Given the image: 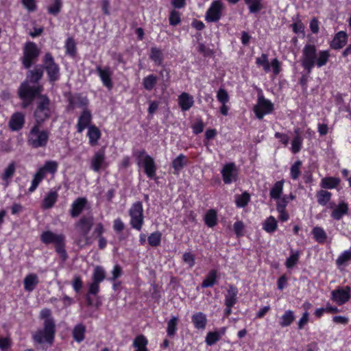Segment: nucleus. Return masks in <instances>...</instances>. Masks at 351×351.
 <instances>
[{
    "mask_svg": "<svg viewBox=\"0 0 351 351\" xmlns=\"http://www.w3.org/2000/svg\"><path fill=\"white\" fill-rule=\"evenodd\" d=\"M87 136L88 137L89 144L93 147L98 144V141L101 138V133L98 128L92 125L88 128Z\"/></svg>",
    "mask_w": 351,
    "mask_h": 351,
    "instance_id": "nucleus-29",
    "label": "nucleus"
},
{
    "mask_svg": "<svg viewBox=\"0 0 351 351\" xmlns=\"http://www.w3.org/2000/svg\"><path fill=\"white\" fill-rule=\"evenodd\" d=\"M180 22V14L179 12L172 10L169 15V23L171 25H176Z\"/></svg>",
    "mask_w": 351,
    "mask_h": 351,
    "instance_id": "nucleus-62",
    "label": "nucleus"
},
{
    "mask_svg": "<svg viewBox=\"0 0 351 351\" xmlns=\"http://www.w3.org/2000/svg\"><path fill=\"white\" fill-rule=\"evenodd\" d=\"M283 186V180L276 182L270 190V197L273 199H279V197H281V195L282 193Z\"/></svg>",
    "mask_w": 351,
    "mask_h": 351,
    "instance_id": "nucleus-38",
    "label": "nucleus"
},
{
    "mask_svg": "<svg viewBox=\"0 0 351 351\" xmlns=\"http://www.w3.org/2000/svg\"><path fill=\"white\" fill-rule=\"evenodd\" d=\"M245 225L241 221H237L233 225V230L237 237L243 236Z\"/></svg>",
    "mask_w": 351,
    "mask_h": 351,
    "instance_id": "nucleus-58",
    "label": "nucleus"
},
{
    "mask_svg": "<svg viewBox=\"0 0 351 351\" xmlns=\"http://www.w3.org/2000/svg\"><path fill=\"white\" fill-rule=\"evenodd\" d=\"M158 77L154 75H149L144 77L143 85L147 90H152L157 83Z\"/></svg>",
    "mask_w": 351,
    "mask_h": 351,
    "instance_id": "nucleus-50",
    "label": "nucleus"
},
{
    "mask_svg": "<svg viewBox=\"0 0 351 351\" xmlns=\"http://www.w3.org/2000/svg\"><path fill=\"white\" fill-rule=\"evenodd\" d=\"M302 162L300 160L296 161L290 169V175L293 180H297L300 176V167Z\"/></svg>",
    "mask_w": 351,
    "mask_h": 351,
    "instance_id": "nucleus-56",
    "label": "nucleus"
},
{
    "mask_svg": "<svg viewBox=\"0 0 351 351\" xmlns=\"http://www.w3.org/2000/svg\"><path fill=\"white\" fill-rule=\"evenodd\" d=\"M40 50L37 45L32 42L27 43L24 47V55L23 58V64L26 69L29 68L32 63L38 56Z\"/></svg>",
    "mask_w": 351,
    "mask_h": 351,
    "instance_id": "nucleus-10",
    "label": "nucleus"
},
{
    "mask_svg": "<svg viewBox=\"0 0 351 351\" xmlns=\"http://www.w3.org/2000/svg\"><path fill=\"white\" fill-rule=\"evenodd\" d=\"M92 120V115L88 109H84L81 115L78 118L77 123V131L78 133H82L86 128L89 127Z\"/></svg>",
    "mask_w": 351,
    "mask_h": 351,
    "instance_id": "nucleus-21",
    "label": "nucleus"
},
{
    "mask_svg": "<svg viewBox=\"0 0 351 351\" xmlns=\"http://www.w3.org/2000/svg\"><path fill=\"white\" fill-rule=\"evenodd\" d=\"M296 136L292 141L291 150L293 154H296L302 149L303 138L299 134V130H295Z\"/></svg>",
    "mask_w": 351,
    "mask_h": 351,
    "instance_id": "nucleus-44",
    "label": "nucleus"
},
{
    "mask_svg": "<svg viewBox=\"0 0 351 351\" xmlns=\"http://www.w3.org/2000/svg\"><path fill=\"white\" fill-rule=\"evenodd\" d=\"M178 317L173 316L167 322V333L169 337H173L176 335L178 328Z\"/></svg>",
    "mask_w": 351,
    "mask_h": 351,
    "instance_id": "nucleus-46",
    "label": "nucleus"
},
{
    "mask_svg": "<svg viewBox=\"0 0 351 351\" xmlns=\"http://www.w3.org/2000/svg\"><path fill=\"white\" fill-rule=\"evenodd\" d=\"M250 200V195L248 193L244 192L241 195L235 196V204L239 208L245 207Z\"/></svg>",
    "mask_w": 351,
    "mask_h": 351,
    "instance_id": "nucleus-49",
    "label": "nucleus"
},
{
    "mask_svg": "<svg viewBox=\"0 0 351 351\" xmlns=\"http://www.w3.org/2000/svg\"><path fill=\"white\" fill-rule=\"evenodd\" d=\"M328 208L332 210L331 217L337 221L342 219L348 212V204L343 200L340 201L337 205H335L334 203H330Z\"/></svg>",
    "mask_w": 351,
    "mask_h": 351,
    "instance_id": "nucleus-18",
    "label": "nucleus"
},
{
    "mask_svg": "<svg viewBox=\"0 0 351 351\" xmlns=\"http://www.w3.org/2000/svg\"><path fill=\"white\" fill-rule=\"evenodd\" d=\"M183 261L188 265L189 267H192L195 265V256L190 252H185L183 254Z\"/></svg>",
    "mask_w": 351,
    "mask_h": 351,
    "instance_id": "nucleus-63",
    "label": "nucleus"
},
{
    "mask_svg": "<svg viewBox=\"0 0 351 351\" xmlns=\"http://www.w3.org/2000/svg\"><path fill=\"white\" fill-rule=\"evenodd\" d=\"M330 299L338 305L348 302L351 298V288L349 286L337 287L331 291Z\"/></svg>",
    "mask_w": 351,
    "mask_h": 351,
    "instance_id": "nucleus-13",
    "label": "nucleus"
},
{
    "mask_svg": "<svg viewBox=\"0 0 351 351\" xmlns=\"http://www.w3.org/2000/svg\"><path fill=\"white\" fill-rule=\"evenodd\" d=\"M147 339L142 335H138L133 341V346L136 348L135 351H147Z\"/></svg>",
    "mask_w": 351,
    "mask_h": 351,
    "instance_id": "nucleus-39",
    "label": "nucleus"
},
{
    "mask_svg": "<svg viewBox=\"0 0 351 351\" xmlns=\"http://www.w3.org/2000/svg\"><path fill=\"white\" fill-rule=\"evenodd\" d=\"M44 64L49 80L51 82L58 80L60 76L59 67L54 62L53 58L49 53L45 56Z\"/></svg>",
    "mask_w": 351,
    "mask_h": 351,
    "instance_id": "nucleus-16",
    "label": "nucleus"
},
{
    "mask_svg": "<svg viewBox=\"0 0 351 351\" xmlns=\"http://www.w3.org/2000/svg\"><path fill=\"white\" fill-rule=\"evenodd\" d=\"M221 338V337L215 330L210 331L206 334L205 342L207 346H211L215 344L218 341H219Z\"/></svg>",
    "mask_w": 351,
    "mask_h": 351,
    "instance_id": "nucleus-54",
    "label": "nucleus"
},
{
    "mask_svg": "<svg viewBox=\"0 0 351 351\" xmlns=\"http://www.w3.org/2000/svg\"><path fill=\"white\" fill-rule=\"evenodd\" d=\"M194 97L187 93H182L178 97V103L180 109L188 111L194 105Z\"/></svg>",
    "mask_w": 351,
    "mask_h": 351,
    "instance_id": "nucleus-20",
    "label": "nucleus"
},
{
    "mask_svg": "<svg viewBox=\"0 0 351 351\" xmlns=\"http://www.w3.org/2000/svg\"><path fill=\"white\" fill-rule=\"evenodd\" d=\"M16 170L15 164L14 162H10L8 167L4 169L1 178L3 180V184L5 186H8L10 184L12 176L14 174Z\"/></svg>",
    "mask_w": 351,
    "mask_h": 351,
    "instance_id": "nucleus-30",
    "label": "nucleus"
},
{
    "mask_svg": "<svg viewBox=\"0 0 351 351\" xmlns=\"http://www.w3.org/2000/svg\"><path fill=\"white\" fill-rule=\"evenodd\" d=\"M106 278V271L101 266H96L93 273V281L101 282Z\"/></svg>",
    "mask_w": 351,
    "mask_h": 351,
    "instance_id": "nucleus-51",
    "label": "nucleus"
},
{
    "mask_svg": "<svg viewBox=\"0 0 351 351\" xmlns=\"http://www.w3.org/2000/svg\"><path fill=\"white\" fill-rule=\"evenodd\" d=\"M273 110L274 104L269 99L263 96L258 97L257 103L254 107V112L258 119H262L265 115L271 113Z\"/></svg>",
    "mask_w": 351,
    "mask_h": 351,
    "instance_id": "nucleus-12",
    "label": "nucleus"
},
{
    "mask_svg": "<svg viewBox=\"0 0 351 351\" xmlns=\"http://www.w3.org/2000/svg\"><path fill=\"white\" fill-rule=\"evenodd\" d=\"M204 222L207 226L214 227L217 223V212L213 209L208 210L205 215Z\"/></svg>",
    "mask_w": 351,
    "mask_h": 351,
    "instance_id": "nucleus-43",
    "label": "nucleus"
},
{
    "mask_svg": "<svg viewBox=\"0 0 351 351\" xmlns=\"http://www.w3.org/2000/svg\"><path fill=\"white\" fill-rule=\"evenodd\" d=\"M312 234L315 240L319 243H324L327 239V234L323 228L315 226L312 230Z\"/></svg>",
    "mask_w": 351,
    "mask_h": 351,
    "instance_id": "nucleus-36",
    "label": "nucleus"
},
{
    "mask_svg": "<svg viewBox=\"0 0 351 351\" xmlns=\"http://www.w3.org/2000/svg\"><path fill=\"white\" fill-rule=\"evenodd\" d=\"M60 186L57 189H51L45 195L43 200L42 206L45 209H48L53 206L58 197V191Z\"/></svg>",
    "mask_w": 351,
    "mask_h": 351,
    "instance_id": "nucleus-24",
    "label": "nucleus"
},
{
    "mask_svg": "<svg viewBox=\"0 0 351 351\" xmlns=\"http://www.w3.org/2000/svg\"><path fill=\"white\" fill-rule=\"evenodd\" d=\"M217 99L221 104H228L230 99L227 91L222 88H220L217 93Z\"/></svg>",
    "mask_w": 351,
    "mask_h": 351,
    "instance_id": "nucleus-57",
    "label": "nucleus"
},
{
    "mask_svg": "<svg viewBox=\"0 0 351 351\" xmlns=\"http://www.w3.org/2000/svg\"><path fill=\"white\" fill-rule=\"evenodd\" d=\"M137 165L144 169V172L149 179H155L156 174V165L154 158L147 154L145 150H140L134 154Z\"/></svg>",
    "mask_w": 351,
    "mask_h": 351,
    "instance_id": "nucleus-4",
    "label": "nucleus"
},
{
    "mask_svg": "<svg viewBox=\"0 0 351 351\" xmlns=\"http://www.w3.org/2000/svg\"><path fill=\"white\" fill-rule=\"evenodd\" d=\"M96 71L100 77L104 86L108 89H111L112 87V75L113 74L112 70L109 66L104 68L97 66L96 67Z\"/></svg>",
    "mask_w": 351,
    "mask_h": 351,
    "instance_id": "nucleus-19",
    "label": "nucleus"
},
{
    "mask_svg": "<svg viewBox=\"0 0 351 351\" xmlns=\"http://www.w3.org/2000/svg\"><path fill=\"white\" fill-rule=\"evenodd\" d=\"M295 320V315L293 311L287 310L280 317L279 324L281 327H287L290 326Z\"/></svg>",
    "mask_w": 351,
    "mask_h": 351,
    "instance_id": "nucleus-35",
    "label": "nucleus"
},
{
    "mask_svg": "<svg viewBox=\"0 0 351 351\" xmlns=\"http://www.w3.org/2000/svg\"><path fill=\"white\" fill-rule=\"evenodd\" d=\"M129 215L131 226L134 229L141 230L144 223L143 207L141 202H136L132 205L129 209Z\"/></svg>",
    "mask_w": 351,
    "mask_h": 351,
    "instance_id": "nucleus-8",
    "label": "nucleus"
},
{
    "mask_svg": "<svg viewBox=\"0 0 351 351\" xmlns=\"http://www.w3.org/2000/svg\"><path fill=\"white\" fill-rule=\"evenodd\" d=\"M278 228V221L273 216L266 218L263 222V229L267 233L274 232Z\"/></svg>",
    "mask_w": 351,
    "mask_h": 351,
    "instance_id": "nucleus-32",
    "label": "nucleus"
},
{
    "mask_svg": "<svg viewBox=\"0 0 351 351\" xmlns=\"http://www.w3.org/2000/svg\"><path fill=\"white\" fill-rule=\"evenodd\" d=\"M42 69H35L30 71L27 75V80L21 84L19 89V95L23 100L22 107L27 108L43 90L42 87L36 82L43 76Z\"/></svg>",
    "mask_w": 351,
    "mask_h": 351,
    "instance_id": "nucleus-1",
    "label": "nucleus"
},
{
    "mask_svg": "<svg viewBox=\"0 0 351 351\" xmlns=\"http://www.w3.org/2000/svg\"><path fill=\"white\" fill-rule=\"evenodd\" d=\"M238 289L233 285H230L225 294L224 304L227 307H233L237 302Z\"/></svg>",
    "mask_w": 351,
    "mask_h": 351,
    "instance_id": "nucleus-25",
    "label": "nucleus"
},
{
    "mask_svg": "<svg viewBox=\"0 0 351 351\" xmlns=\"http://www.w3.org/2000/svg\"><path fill=\"white\" fill-rule=\"evenodd\" d=\"M62 6L60 0H55L54 2L49 7L48 11L50 14L56 15L60 12Z\"/></svg>",
    "mask_w": 351,
    "mask_h": 351,
    "instance_id": "nucleus-60",
    "label": "nucleus"
},
{
    "mask_svg": "<svg viewBox=\"0 0 351 351\" xmlns=\"http://www.w3.org/2000/svg\"><path fill=\"white\" fill-rule=\"evenodd\" d=\"M316 197L319 205L326 206L327 204L330 203L332 194L328 191L320 190L317 193Z\"/></svg>",
    "mask_w": 351,
    "mask_h": 351,
    "instance_id": "nucleus-42",
    "label": "nucleus"
},
{
    "mask_svg": "<svg viewBox=\"0 0 351 351\" xmlns=\"http://www.w3.org/2000/svg\"><path fill=\"white\" fill-rule=\"evenodd\" d=\"M149 58L156 64L160 65L162 63L163 55L162 51L157 47H152Z\"/></svg>",
    "mask_w": 351,
    "mask_h": 351,
    "instance_id": "nucleus-45",
    "label": "nucleus"
},
{
    "mask_svg": "<svg viewBox=\"0 0 351 351\" xmlns=\"http://www.w3.org/2000/svg\"><path fill=\"white\" fill-rule=\"evenodd\" d=\"M87 204V199L85 197L77 198L71 204L70 214L72 217L75 218L80 215Z\"/></svg>",
    "mask_w": 351,
    "mask_h": 351,
    "instance_id": "nucleus-23",
    "label": "nucleus"
},
{
    "mask_svg": "<svg viewBox=\"0 0 351 351\" xmlns=\"http://www.w3.org/2000/svg\"><path fill=\"white\" fill-rule=\"evenodd\" d=\"M294 196L292 195H284L279 197V199H275L276 201V209L277 208H283L285 209L288 203L291 199H293Z\"/></svg>",
    "mask_w": 351,
    "mask_h": 351,
    "instance_id": "nucleus-55",
    "label": "nucleus"
},
{
    "mask_svg": "<svg viewBox=\"0 0 351 351\" xmlns=\"http://www.w3.org/2000/svg\"><path fill=\"white\" fill-rule=\"evenodd\" d=\"M24 123V114L21 112H15L10 118L9 126L12 130L17 131L22 128Z\"/></svg>",
    "mask_w": 351,
    "mask_h": 351,
    "instance_id": "nucleus-27",
    "label": "nucleus"
},
{
    "mask_svg": "<svg viewBox=\"0 0 351 351\" xmlns=\"http://www.w3.org/2000/svg\"><path fill=\"white\" fill-rule=\"evenodd\" d=\"M108 166L106 160L105 149H101L95 152L90 158V169L95 172H99L101 170L105 169Z\"/></svg>",
    "mask_w": 351,
    "mask_h": 351,
    "instance_id": "nucleus-14",
    "label": "nucleus"
},
{
    "mask_svg": "<svg viewBox=\"0 0 351 351\" xmlns=\"http://www.w3.org/2000/svg\"><path fill=\"white\" fill-rule=\"evenodd\" d=\"M66 51L70 56H74L75 53V43L71 38H69L65 43Z\"/></svg>",
    "mask_w": 351,
    "mask_h": 351,
    "instance_id": "nucleus-59",
    "label": "nucleus"
},
{
    "mask_svg": "<svg viewBox=\"0 0 351 351\" xmlns=\"http://www.w3.org/2000/svg\"><path fill=\"white\" fill-rule=\"evenodd\" d=\"M217 280V271L211 270L208 272L205 279L202 282V287L204 288L213 287Z\"/></svg>",
    "mask_w": 351,
    "mask_h": 351,
    "instance_id": "nucleus-47",
    "label": "nucleus"
},
{
    "mask_svg": "<svg viewBox=\"0 0 351 351\" xmlns=\"http://www.w3.org/2000/svg\"><path fill=\"white\" fill-rule=\"evenodd\" d=\"M162 234L159 231L152 233L147 238L149 245L152 247L159 246L161 242Z\"/></svg>",
    "mask_w": 351,
    "mask_h": 351,
    "instance_id": "nucleus-52",
    "label": "nucleus"
},
{
    "mask_svg": "<svg viewBox=\"0 0 351 351\" xmlns=\"http://www.w3.org/2000/svg\"><path fill=\"white\" fill-rule=\"evenodd\" d=\"M12 344L11 339L9 337H0V349L3 351L8 349Z\"/></svg>",
    "mask_w": 351,
    "mask_h": 351,
    "instance_id": "nucleus-64",
    "label": "nucleus"
},
{
    "mask_svg": "<svg viewBox=\"0 0 351 351\" xmlns=\"http://www.w3.org/2000/svg\"><path fill=\"white\" fill-rule=\"evenodd\" d=\"M40 240L46 245L54 244L56 252L62 256H65V237L62 234H56L49 230L45 231L40 235Z\"/></svg>",
    "mask_w": 351,
    "mask_h": 351,
    "instance_id": "nucleus-6",
    "label": "nucleus"
},
{
    "mask_svg": "<svg viewBox=\"0 0 351 351\" xmlns=\"http://www.w3.org/2000/svg\"><path fill=\"white\" fill-rule=\"evenodd\" d=\"M340 180L339 178L327 177L322 179L320 186L323 189H332L336 188Z\"/></svg>",
    "mask_w": 351,
    "mask_h": 351,
    "instance_id": "nucleus-37",
    "label": "nucleus"
},
{
    "mask_svg": "<svg viewBox=\"0 0 351 351\" xmlns=\"http://www.w3.org/2000/svg\"><path fill=\"white\" fill-rule=\"evenodd\" d=\"M300 256V253L298 251H291V254L289 258H287L285 265L287 268L291 269L294 267L297 263L298 262Z\"/></svg>",
    "mask_w": 351,
    "mask_h": 351,
    "instance_id": "nucleus-53",
    "label": "nucleus"
},
{
    "mask_svg": "<svg viewBox=\"0 0 351 351\" xmlns=\"http://www.w3.org/2000/svg\"><path fill=\"white\" fill-rule=\"evenodd\" d=\"M329 58L328 50H318L313 45H306L302 52L301 64L308 73H311L315 66L321 68L325 66Z\"/></svg>",
    "mask_w": 351,
    "mask_h": 351,
    "instance_id": "nucleus-2",
    "label": "nucleus"
},
{
    "mask_svg": "<svg viewBox=\"0 0 351 351\" xmlns=\"http://www.w3.org/2000/svg\"><path fill=\"white\" fill-rule=\"evenodd\" d=\"M58 163L55 160H47L44 165L39 167V170H42V172L46 176L47 173L50 174H55L58 171Z\"/></svg>",
    "mask_w": 351,
    "mask_h": 351,
    "instance_id": "nucleus-34",
    "label": "nucleus"
},
{
    "mask_svg": "<svg viewBox=\"0 0 351 351\" xmlns=\"http://www.w3.org/2000/svg\"><path fill=\"white\" fill-rule=\"evenodd\" d=\"M45 176H46L42 172V170H39L38 169L37 171L33 176L31 186L28 189L29 192H34L37 189L40 183L43 181V180L45 178Z\"/></svg>",
    "mask_w": 351,
    "mask_h": 351,
    "instance_id": "nucleus-40",
    "label": "nucleus"
},
{
    "mask_svg": "<svg viewBox=\"0 0 351 351\" xmlns=\"http://www.w3.org/2000/svg\"><path fill=\"white\" fill-rule=\"evenodd\" d=\"M51 114L49 99L46 95H38L37 107L34 112L36 124H41L48 119Z\"/></svg>",
    "mask_w": 351,
    "mask_h": 351,
    "instance_id": "nucleus-5",
    "label": "nucleus"
},
{
    "mask_svg": "<svg viewBox=\"0 0 351 351\" xmlns=\"http://www.w3.org/2000/svg\"><path fill=\"white\" fill-rule=\"evenodd\" d=\"M348 34L343 31L337 32L332 39L330 47L334 49H341L347 43Z\"/></svg>",
    "mask_w": 351,
    "mask_h": 351,
    "instance_id": "nucleus-28",
    "label": "nucleus"
},
{
    "mask_svg": "<svg viewBox=\"0 0 351 351\" xmlns=\"http://www.w3.org/2000/svg\"><path fill=\"white\" fill-rule=\"evenodd\" d=\"M223 9L224 5L220 0L213 1L205 14V20L210 23L219 21Z\"/></svg>",
    "mask_w": 351,
    "mask_h": 351,
    "instance_id": "nucleus-9",
    "label": "nucleus"
},
{
    "mask_svg": "<svg viewBox=\"0 0 351 351\" xmlns=\"http://www.w3.org/2000/svg\"><path fill=\"white\" fill-rule=\"evenodd\" d=\"M39 283L38 276L34 273L27 274L23 280V287L25 291H33Z\"/></svg>",
    "mask_w": 351,
    "mask_h": 351,
    "instance_id": "nucleus-26",
    "label": "nucleus"
},
{
    "mask_svg": "<svg viewBox=\"0 0 351 351\" xmlns=\"http://www.w3.org/2000/svg\"><path fill=\"white\" fill-rule=\"evenodd\" d=\"M49 132L43 130L40 124H35L27 136V142L34 148L45 147L48 143Z\"/></svg>",
    "mask_w": 351,
    "mask_h": 351,
    "instance_id": "nucleus-3",
    "label": "nucleus"
},
{
    "mask_svg": "<svg viewBox=\"0 0 351 351\" xmlns=\"http://www.w3.org/2000/svg\"><path fill=\"white\" fill-rule=\"evenodd\" d=\"M351 261V250L341 252L336 260V264L340 269L347 267Z\"/></svg>",
    "mask_w": 351,
    "mask_h": 351,
    "instance_id": "nucleus-31",
    "label": "nucleus"
},
{
    "mask_svg": "<svg viewBox=\"0 0 351 351\" xmlns=\"http://www.w3.org/2000/svg\"><path fill=\"white\" fill-rule=\"evenodd\" d=\"M249 8L250 12L256 13L263 8L262 0H244Z\"/></svg>",
    "mask_w": 351,
    "mask_h": 351,
    "instance_id": "nucleus-48",
    "label": "nucleus"
},
{
    "mask_svg": "<svg viewBox=\"0 0 351 351\" xmlns=\"http://www.w3.org/2000/svg\"><path fill=\"white\" fill-rule=\"evenodd\" d=\"M85 332L86 327L83 324H77L73 330V337L74 340L78 343L82 342L84 339Z\"/></svg>",
    "mask_w": 351,
    "mask_h": 351,
    "instance_id": "nucleus-41",
    "label": "nucleus"
},
{
    "mask_svg": "<svg viewBox=\"0 0 351 351\" xmlns=\"http://www.w3.org/2000/svg\"><path fill=\"white\" fill-rule=\"evenodd\" d=\"M74 104L77 107L81 108L84 110V109H87L89 102L87 97H78L75 99Z\"/></svg>",
    "mask_w": 351,
    "mask_h": 351,
    "instance_id": "nucleus-61",
    "label": "nucleus"
},
{
    "mask_svg": "<svg viewBox=\"0 0 351 351\" xmlns=\"http://www.w3.org/2000/svg\"><path fill=\"white\" fill-rule=\"evenodd\" d=\"M221 173L225 184H231L237 179L238 169L233 162L226 164Z\"/></svg>",
    "mask_w": 351,
    "mask_h": 351,
    "instance_id": "nucleus-17",
    "label": "nucleus"
},
{
    "mask_svg": "<svg viewBox=\"0 0 351 351\" xmlns=\"http://www.w3.org/2000/svg\"><path fill=\"white\" fill-rule=\"evenodd\" d=\"M256 63L258 66L263 67L265 72L268 73L271 71L275 75H277L280 72V62L277 58H274L269 64L267 55L263 53L261 56L256 58Z\"/></svg>",
    "mask_w": 351,
    "mask_h": 351,
    "instance_id": "nucleus-11",
    "label": "nucleus"
},
{
    "mask_svg": "<svg viewBox=\"0 0 351 351\" xmlns=\"http://www.w3.org/2000/svg\"><path fill=\"white\" fill-rule=\"evenodd\" d=\"M55 334V325L48 320L44 323V328L37 330L33 335L34 340L38 343H52Z\"/></svg>",
    "mask_w": 351,
    "mask_h": 351,
    "instance_id": "nucleus-7",
    "label": "nucleus"
},
{
    "mask_svg": "<svg viewBox=\"0 0 351 351\" xmlns=\"http://www.w3.org/2000/svg\"><path fill=\"white\" fill-rule=\"evenodd\" d=\"M186 163L187 158L184 154H181L176 157L172 161V167L174 169V173L179 174Z\"/></svg>",
    "mask_w": 351,
    "mask_h": 351,
    "instance_id": "nucleus-33",
    "label": "nucleus"
},
{
    "mask_svg": "<svg viewBox=\"0 0 351 351\" xmlns=\"http://www.w3.org/2000/svg\"><path fill=\"white\" fill-rule=\"evenodd\" d=\"M191 322L197 330H204L207 324V317L202 312H196L191 316Z\"/></svg>",
    "mask_w": 351,
    "mask_h": 351,
    "instance_id": "nucleus-22",
    "label": "nucleus"
},
{
    "mask_svg": "<svg viewBox=\"0 0 351 351\" xmlns=\"http://www.w3.org/2000/svg\"><path fill=\"white\" fill-rule=\"evenodd\" d=\"M93 224V217H82L75 224V228L77 233L85 237L86 243H89V239L87 234L90 232Z\"/></svg>",
    "mask_w": 351,
    "mask_h": 351,
    "instance_id": "nucleus-15",
    "label": "nucleus"
}]
</instances>
